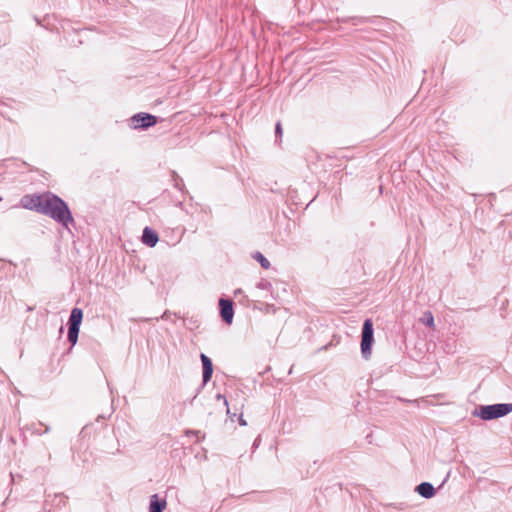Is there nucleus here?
<instances>
[{
	"instance_id": "obj_17",
	"label": "nucleus",
	"mask_w": 512,
	"mask_h": 512,
	"mask_svg": "<svg viewBox=\"0 0 512 512\" xmlns=\"http://www.w3.org/2000/svg\"><path fill=\"white\" fill-rule=\"evenodd\" d=\"M257 288L262 290H270L272 285L269 281L262 279L260 282L257 283Z\"/></svg>"
},
{
	"instance_id": "obj_7",
	"label": "nucleus",
	"mask_w": 512,
	"mask_h": 512,
	"mask_svg": "<svg viewBox=\"0 0 512 512\" xmlns=\"http://www.w3.org/2000/svg\"><path fill=\"white\" fill-rule=\"evenodd\" d=\"M159 241V236L155 230L150 227H145L142 234V242L148 247H154Z\"/></svg>"
},
{
	"instance_id": "obj_18",
	"label": "nucleus",
	"mask_w": 512,
	"mask_h": 512,
	"mask_svg": "<svg viewBox=\"0 0 512 512\" xmlns=\"http://www.w3.org/2000/svg\"><path fill=\"white\" fill-rule=\"evenodd\" d=\"M238 421H239V424H240L241 426H246V425H247L246 421H245V420H244V418H243V415H240V416H239Z\"/></svg>"
},
{
	"instance_id": "obj_10",
	"label": "nucleus",
	"mask_w": 512,
	"mask_h": 512,
	"mask_svg": "<svg viewBox=\"0 0 512 512\" xmlns=\"http://www.w3.org/2000/svg\"><path fill=\"white\" fill-rule=\"evenodd\" d=\"M166 504L165 499H160L157 494H153L150 497L149 512H163Z\"/></svg>"
},
{
	"instance_id": "obj_3",
	"label": "nucleus",
	"mask_w": 512,
	"mask_h": 512,
	"mask_svg": "<svg viewBox=\"0 0 512 512\" xmlns=\"http://www.w3.org/2000/svg\"><path fill=\"white\" fill-rule=\"evenodd\" d=\"M373 341V323L371 319H366L363 324L361 339V353L364 359L370 358Z\"/></svg>"
},
{
	"instance_id": "obj_21",
	"label": "nucleus",
	"mask_w": 512,
	"mask_h": 512,
	"mask_svg": "<svg viewBox=\"0 0 512 512\" xmlns=\"http://www.w3.org/2000/svg\"><path fill=\"white\" fill-rule=\"evenodd\" d=\"M167 316V312H164L163 315L161 316V318H166Z\"/></svg>"
},
{
	"instance_id": "obj_2",
	"label": "nucleus",
	"mask_w": 512,
	"mask_h": 512,
	"mask_svg": "<svg viewBox=\"0 0 512 512\" xmlns=\"http://www.w3.org/2000/svg\"><path fill=\"white\" fill-rule=\"evenodd\" d=\"M512 412V403H499L492 405H483L475 409L473 412L474 416L481 418L482 420H493Z\"/></svg>"
},
{
	"instance_id": "obj_22",
	"label": "nucleus",
	"mask_w": 512,
	"mask_h": 512,
	"mask_svg": "<svg viewBox=\"0 0 512 512\" xmlns=\"http://www.w3.org/2000/svg\"><path fill=\"white\" fill-rule=\"evenodd\" d=\"M49 431V427H46L44 432H48Z\"/></svg>"
},
{
	"instance_id": "obj_14",
	"label": "nucleus",
	"mask_w": 512,
	"mask_h": 512,
	"mask_svg": "<svg viewBox=\"0 0 512 512\" xmlns=\"http://www.w3.org/2000/svg\"><path fill=\"white\" fill-rule=\"evenodd\" d=\"M185 434L189 437H196L195 442H200L205 438V434H202L199 430H186Z\"/></svg>"
},
{
	"instance_id": "obj_19",
	"label": "nucleus",
	"mask_w": 512,
	"mask_h": 512,
	"mask_svg": "<svg viewBox=\"0 0 512 512\" xmlns=\"http://www.w3.org/2000/svg\"><path fill=\"white\" fill-rule=\"evenodd\" d=\"M217 399H222L224 401V404L227 406L228 405V401L226 399L225 396L221 395V394H218L217 395Z\"/></svg>"
},
{
	"instance_id": "obj_1",
	"label": "nucleus",
	"mask_w": 512,
	"mask_h": 512,
	"mask_svg": "<svg viewBox=\"0 0 512 512\" xmlns=\"http://www.w3.org/2000/svg\"><path fill=\"white\" fill-rule=\"evenodd\" d=\"M41 208V214L51 217L66 228H68L70 223L74 224V219L68 205L57 195L46 192V197Z\"/></svg>"
},
{
	"instance_id": "obj_12",
	"label": "nucleus",
	"mask_w": 512,
	"mask_h": 512,
	"mask_svg": "<svg viewBox=\"0 0 512 512\" xmlns=\"http://www.w3.org/2000/svg\"><path fill=\"white\" fill-rule=\"evenodd\" d=\"M80 328L68 327V341L74 346L77 343Z\"/></svg>"
},
{
	"instance_id": "obj_8",
	"label": "nucleus",
	"mask_w": 512,
	"mask_h": 512,
	"mask_svg": "<svg viewBox=\"0 0 512 512\" xmlns=\"http://www.w3.org/2000/svg\"><path fill=\"white\" fill-rule=\"evenodd\" d=\"M200 359L203 365V383L206 384L212 377L213 364L211 359L203 353L200 355Z\"/></svg>"
},
{
	"instance_id": "obj_15",
	"label": "nucleus",
	"mask_w": 512,
	"mask_h": 512,
	"mask_svg": "<svg viewBox=\"0 0 512 512\" xmlns=\"http://www.w3.org/2000/svg\"><path fill=\"white\" fill-rule=\"evenodd\" d=\"M422 321L424 324H426L429 327L434 326V317L430 311L425 312Z\"/></svg>"
},
{
	"instance_id": "obj_5",
	"label": "nucleus",
	"mask_w": 512,
	"mask_h": 512,
	"mask_svg": "<svg viewBox=\"0 0 512 512\" xmlns=\"http://www.w3.org/2000/svg\"><path fill=\"white\" fill-rule=\"evenodd\" d=\"M133 128L147 129L157 123V118L149 113H138L131 118Z\"/></svg>"
},
{
	"instance_id": "obj_6",
	"label": "nucleus",
	"mask_w": 512,
	"mask_h": 512,
	"mask_svg": "<svg viewBox=\"0 0 512 512\" xmlns=\"http://www.w3.org/2000/svg\"><path fill=\"white\" fill-rule=\"evenodd\" d=\"M220 314L224 322L231 324L233 320V302L228 299L221 298L219 300Z\"/></svg>"
},
{
	"instance_id": "obj_4",
	"label": "nucleus",
	"mask_w": 512,
	"mask_h": 512,
	"mask_svg": "<svg viewBox=\"0 0 512 512\" xmlns=\"http://www.w3.org/2000/svg\"><path fill=\"white\" fill-rule=\"evenodd\" d=\"M46 197V193L43 194H33V195H25L21 198V205L25 209L35 210L41 213L42 205L44 199Z\"/></svg>"
},
{
	"instance_id": "obj_11",
	"label": "nucleus",
	"mask_w": 512,
	"mask_h": 512,
	"mask_svg": "<svg viewBox=\"0 0 512 512\" xmlns=\"http://www.w3.org/2000/svg\"><path fill=\"white\" fill-rule=\"evenodd\" d=\"M83 312L80 308H73L68 320V327L80 328Z\"/></svg>"
},
{
	"instance_id": "obj_16",
	"label": "nucleus",
	"mask_w": 512,
	"mask_h": 512,
	"mask_svg": "<svg viewBox=\"0 0 512 512\" xmlns=\"http://www.w3.org/2000/svg\"><path fill=\"white\" fill-rule=\"evenodd\" d=\"M275 136H276V142L280 143L282 136H283V129L281 121H278L275 125Z\"/></svg>"
},
{
	"instance_id": "obj_9",
	"label": "nucleus",
	"mask_w": 512,
	"mask_h": 512,
	"mask_svg": "<svg viewBox=\"0 0 512 512\" xmlns=\"http://www.w3.org/2000/svg\"><path fill=\"white\" fill-rule=\"evenodd\" d=\"M415 490L419 495L426 499L432 498L436 493L435 488L429 482L420 483Z\"/></svg>"
},
{
	"instance_id": "obj_20",
	"label": "nucleus",
	"mask_w": 512,
	"mask_h": 512,
	"mask_svg": "<svg viewBox=\"0 0 512 512\" xmlns=\"http://www.w3.org/2000/svg\"><path fill=\"white\" fill-rule=\"evenodd\" d=\"M55 499L59 500V504L60 503H64V496L63 495H55Z\"/></svg>"
},
{
	"instance_id": "obj_13",
	"label": "nucleus",
	"mask_w": 512,
	"mask_h": 512,
	"mask_svg": "<svg viewBox=\"0 0 512 512\" xmlns=\"http://www.w3.org/2000/svg\"><path fill=\"white\" fill-rule=\"evenodd\" d=\"M253 258L257 260L264 269H268L270 267V262L263 256L262 253L256 252L253 255Z\"/></svg>"
}]
</instances>
